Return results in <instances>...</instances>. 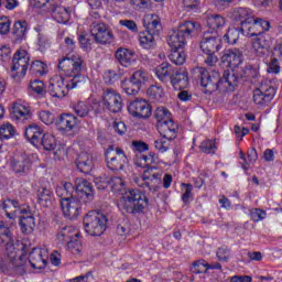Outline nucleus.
<instances>
[{
	"mask_svg": "<svg viewBox=\"0 0 282 282\" xmlns=\"http://www.w3.org/2000/svg\"><path fill=\"white\" fill-rule=\"evenodd\" d=\"M240 78L245 83H257L259 78V68L253 66H247L240 70Z\"/></svg>",
	"mask_w": 282,
	"mask_h": 282,
	"instance_id": "42",
	"label": "nucleus"
},
{
	"mask_svg": "<svg viewBox=\"0 0 282 282\" xmlns=\"http://www.w3.org/2000/svg\"><path fill=\"white\" fill-rule=\"evenodd\" d=\"M29 74L32 76H45L47 74V64L42 61H33L30 65Z\"/></svg>",
	"mask_w": 282,
	"mask_h": 282,
	"instance_id": "47",
	"label": "nucleus"
},
{
	"mask_svg": "<svg viewBox=\"0 0 282 282\" xmlns=\"http://www.w3.org/2000/svg\"><path fill=\"white\" fill-rule=\"evenodd\" d=\"M30 89L37 94V96H45V84L42 80L35 79L30 83Z\"/></svg>",
	"mask_w": 282,
	"mask_h": 282,
	"instance_id": "57",
	"label": "nucleus"
},
{
	"mask_svg": "<svg viewBox=\"0 0 282 282\" xmlns=\"http://www.w3.org/2000/svg\"><path fill=\"white\" fill-rule=\"evenodd\" d=\"M131 78L134 80V83L142 88L143 85H147L149 83V73L147 70H135Z\"/></svg>",
	"mask_w": 282,
	"mask_h": 282,
	"instance_id": "51",
	"label": "nucleus"
},
{
	"mask_svg": "<svg viewBox=\"0 0 282 282\" xmlns=\"http://www.w3.org/2000/svg\"><path fill=\"white\" fill-rule=\"evenodd\" d=\"M11 169L14 173H24V175H28L32 169V160L28 154L15 155L11 160Z\"/></svg>",
	"mask_w": 282,
	"mask_h": 282,
	"instance_id": "23",
	"label": "nucleus"
},
{
	"mask_svg": "<svg viewBox=\"0 0 282 282\" xmlns=\"http://www.w3.org/2000/svg\"><path fill=\"white\" fill-rule=\"evenodd\" d=\"M39 117L44 124H54L55 117H54V113L50 112V110L40 111Z\"/></svg>",
	"mask_w": 282,
	"mask_h": 282,
	"instance_id": "64",
	"label": "nucleus"
},
{
	"mask_svg": "<svg viewBox=\"0 0 282 282\" xmlns=\"http://www.w3.org/2000/svg\"><path fill=\"white\" fill-rule=\"evenodd\" d=\"M58 69L66 76L55 75L50 79L47 93L52 98H65L69 94V89H77L87 84V76L83 74L85 69V61L80 55L64 57L58 62Z\"/></svg>",
	"mask_w": 282,
	"mask_h": 282,
	"instance_id": "1",
	"label": "nucleus"
},
{
	"mask_svg": "<svg viewBox=\"0 0 282 282\" xmlns=\"http://www.w3.org/2000/svg\"><path fill=\"white\" fill-rule=\"evenodd\" d=\"M268 30H270V21L253 18V22L249 25L245 36H261V34H263V32H268Z\"/></svg>",
	"mask_w": 282,
	"mask_h": 282,
	"instance_id": "28",
	"label": "nucleus"
},
{
	"mask_svg": "<svg viewBox=\"0 0 282 282\" xmlns=\"http://www.w3.org/2000/svg\"><path fill=\"white\" fill-rule=\"evenodd\" d=\"M29 263L34 270H44L47 265V258L43 257V250L33 248L29 254Z\"/></svg>",
	"mask_w": 282,
	"mask_h": 282,
	"instance_id": "33",
	"label": "nucleus"
},
{
	"mask_svg": "<svg viewBox=\"0 0 282 282\" xmlns=\"http://www.w3.org/2000/svg\"><path fill=\"white\" fill-rule=\"evenodd\" d=\"M77 169L80 173L89 175L94 171V155L89 152H80L75 161Z\"/></svg>",
	"mask_w": 282,
	"mask_h": 282,
	"instance_id": "26",
	"label": "nucleus"
},
{
	"mask_svg": "<svg viewBox=\"0 0 282 282\" xmlns=\"http://www.w3.org/2000/svg\"><path fill=\"white\" fill-rule=\"evenodd\" d=\"M109 186L116 192L122 191L124 188V181L121 177L115 176L109 178Z\"/></svg>",
	"mask_w": 282,
	"mask_h": 282,
	"instance_id": "59",
	"label": "nucleus"
},
{
	"mask_svg": "<svg viewBox=\"0 0 282 282\" xmlns=\"http://www.w3.org/2000/svg\"><path fill=\"white\" fill-rule=\"evenodd\" d=\"M115 58L122 67H131L135 63V53L129 48L119 47L115 52Z\"/></svg>",
	"mask_w": 282,
	"mask_h": 282,
	"instance_id": "30",
	"label": "nucleus"
},
{
	"mask_svg": "<svg viewBox=\"0 0 282 282\" xmlns=\"http://www.w3.org/2000/svg\"><path fill=\"white\" fill-rule=\"evenodd\" d=\"M158 156H155L154 152H150L148 155L140 154L137 156L135 164L140 166V169H151V164H155Z\"/></svg>",
	"mask_w": 282,
	"mask_h": 282,
	"instance_id": "44",
	"label": "nucleus"
},
{
	"mask_svg": "<svg viewBox=\"0 0 282 282\" xmlns=\"http://www.w3.org/2000/svg\"><path fill=\"white\" fill-rule=\"evenodd\" d=\"M37 202L46 208L52 206V202H54V192L50 188V183H44L39 187Z\"/></svg>",
	"mask_w": 282,
	"mask_h": 282,
	"instance_id": "31",
	"label": "nucleus"
},
{
	"mask_svg": "<svg viewBox=\"0 0 282 282\" xmlns=\"http://www.w3.org/2000/svg\"><path fill=\"white\" fill-rule=\"evenodd\" d=\"M196 78L200 82V87L204 88V94H213L215 91H232L239 80H241V73L232 69L225 70L223 77L218 72L208 73L204 67L196 68Z\"/></svg>",
	"mask_w": 282,
	"mask_h": 282,
	"instance_id": "3",
	"label": "nucleus"
},
{
	"mask_svg": "<svg viewBox=\"0 0 282 282\" xmlns=\"http://www.w3.org/2000/svg\"><path fill=\"white\" fill-rule=\"evenodd\" d=\"M202 32V24L195 21H184L178 24L177 30L169 33L167 45L172 47L169 58L174 65H184L186 53L184 46Z\"/></svg>",
	"mask_w": 282,
	"mask_h": 282,
	"instance_id": "2",
	"label": "nucleus"
},
{
	"mask_svg": "<svg viewBox=\"0 0 282 282\" xmlns=\"http://www.w3.org/2000/svg\"><path fill=\"white\" fill-rule=\"evenodd\" d=\"M147 94L152 102H164V88L162 86L152 85L148 88Z\"/></svg>",
	"mask_w": 282,
	"mask_h": 282,
	"instance_id": "39",
	"label": "nucleus"
},
{
	"mask_svg": "<svg viewBox=\"0 0 282 282\" xmlns=\"http://www.w3.org/2000/svg\"><path fill=\"white\" fill-rule=\"evenodd\" d=\"M282 68V43L275 48L274 57L271 58L268 67L269 74H279Z\"/></svg>",
	"mask_w": 282,
	"mask_h": 282,
	"instance_id": "37",
	"label": "nucleus"
},
{
	"mask_svg": "<svg viewBox=\"0 0 282 282\" xmlns=\"http://www.w3.org/2000/svg\"><path fill=\"white\" fill-rule=\"evenodd\" d=\"M17 135V130L13 124L4 123L0 127V140H10Z\"/></svg>",
	"mask_w": 282,
	"mask_h": 282,
	"instance_id": "50",
	"label": "nucleus"
},
{
	"mask_svg": "<svg viewBox=\"0 0 282 282\" xmlns=\"http://www.w3.org/2000/svg\"><path fill=\"white\" fill-rule=\"evenodd\" d=\"M73 109H74L76 116H78L79 118H87V116H89V111H91V109L95 111V113H100L102 111L99 102L89 105L85 101H78L73 107Z\"/></svg>",
	"mask_w": 282,
	"mask_h": 282,
	"instance_id": "32",
	"label": "nucleus"
},
{
	"mask_svg": "<svg viewBox=\"0 0 282 282\" xmlns=\"http://www.w3.org/2000/svg\"><path fill=\"white\" fill-rule=\"evenodd\" d=\"M158 131L161 138L165 140H175L177 138V133L180 132V127L173 119H170L165 122L156 123Z\"/></svg>",
	"mask_w": 282,
	"mask_h": 282,
	"instance_id": "21",
	"label": "nucleus"
},
{
	"mask_svg": "<svg viewBox=\"0 0 282 282\" xmlns=\"http://www.w3.org/2000/svg\"><path fill=\"white\" fill-rule=\"evenodd\" d=\"M121 89H123L128 96H138L142 88L130 77L121 82Z\"/></svg>",
	"mask_w": 282,
	"mask_h": 282,
	"instance_id": "45",
	"label": "nucleus"
},
{
	"mask_svg": "<svg viewBox=\"0 0 282 282\" xmlns=\"http://www.w3.org/2000/svg\"><path fill=\"white\" fill-rule=\"evenodd\" d=\"M62 213L67 219H77L83 208V203L76 196L67 199H59Z\"/></svg>",
	"mask_w": 282,
	"mask_h": 282,
	"instance_id": "14",
	"label": "nucleus"
},
{
	"mask_svg": "<svg viewBox=\"0 0 282 282\" xmlns=\"http://www.w3.org/2000/svg\"><path fill=\"white\" fill-rule=\"evenodd\" d=\"M191 271L194 274H204V272H208V262L204 259L197 260L193 263Z\"/></svg>",
	"mask_w": 282,
	"mask_h": 282,
	"instance_id": "54",
	"label": "nucleus"
},
{
	"mask_svg": "<svg viewBox=\"0 0 282 282\" xmlns=\"http://www.w3.org/2000/svg\"><path fill=\"white\" fill-rule=\"evenodd\" d=\"M12 34L17 43H21V41L25 40V34H28V22L26 21L15 22L13 24Z\"/></svg>",
	"mask_w": 282,
	"mask_h": 282,
	"instance_id": "43",
	"label": "nucleus"
},
{
	"mask_svg": "<svg viewBox=\"0 0 282 282\" xmlns=\"http://www.w3.org/2000/svg\"><path fill=\"white\" fill-rule=\"evenodd\" d=\"M0 248H4L7 257L14 259L17 257V247H14V234L8 227L6 221L0 220Z\"/></svg>",
	"mask_w": 282,
	"mask_h": 282,
	"instance_id": "10",
	"label": "nucleus"
},
{
	"mask_svg": "<svg viewBox=\"0 0 282 282\" xmlns=\"http://www.w3.org/2000/svg\"><path fill=\"white\" fill-rule=\"evenodd\" d=\"M50 12L52 14V18L57 23L66 24L69 22V19L72 18V8H67L61 4L53 3L51 4Z\"/></svg>",
	"mask_w": 282,
	"mask_h": 282,
	"instance_id": "22",
	"label": "nucleus"
},
{
	"mask_svg": "<svg viewBox=\"0 0 282 282\" xmlns=\"http://www.w3.org/2000/svg\"><path fill=\"white\" fill-rule=\"evenodd\" d=\"M199 45L204 54H215L221 50V39L204 33Z\"/></svg>",
	"mask_w": 282,
	"mask_h": 282,
	"instance_id": "19",
	"label": "nucleus"
},
{
	"mask_svg": "<svg viewBox=\"0 0 282 282\" xmlns=\"http://www.w3.org/2000/svg\"><path fill=\"white\" fill-rule=\"evenodd\" d=\"M276 96V88L270 84H261L253 90V102L258 107H268Z\"/></svg>",
	"mask_w": 282,
	"mask_h": 282,
	"instance_id": "12",
	"label": "nucleus"
},
{
	"mask_svg": "<svg viewBox=\"0 0 282 282\" xmlns=\"http://www.w3.org/2000/svg\"><path fill=\"white\" fill-rule=\"evenodd\" d=\"M104 105L108 111L119 113L122 111V97L113 89H106L104 91Z\"/></svg>",
	"mask_w": 282,
	"mask_h": 282,
	"instance_id": "18",
	"label": "nucleus"
},
{
	"mask_svg": "<svg viewBox=\"0 0 282 282\" xmlns=\"http://www.w3.org/2000/svg\"><path fill=\"white\" fill-rule=\"evenodd\" d=\"M43 135H45V133L42 128L35 123L29 124L24 131V137L33 144V147H39L41 144Z\"/></svg>",
	"mask_w": 282,
	"mask_h": 282,
	"instance_id": "29",
	"label": "nucleus"
},
{
	"mask_svg": "<svg viewBox=\"0 0 282 282\" xmlns=\"http://www.w3.org/2000/svg\"><path fill=\"white\" fill-rule=\"evenodd\" d=\"M144 31L139 33V43L144 50L155 47V36L162 32V23L155 14H145L142 19Z\"/></svg>",
	"mask_w": 282,
	"mask_h": 282,
	"instance_id": "5",
	"label": "nucleus"
},
{
	"mask_svg": "<svg viewBox=\"0 0 282 282\" xmlns=\"http://www.w3.org/2000/svg\"><path fill=\"white\" fill-rule=\"evenodd\" d=\"M243 58V53L239 48H229L221 56L223 63L227 64V67L231 69H237L241 65Z\"/></svg>",
	"mask_w": 282,
	"mask_h": 282,
	"instance_id": "25",
	"label": "nucleus"
},
{
	"mask_svg": "<svg viewBox=\"0 0 282 282\" xmlns=\"http://www.w3.org/2000/svg\"><path fill=\"white\" fill-rule=\"evenodd\" d=\"M175 69L176 68L173 67V65L163 62L162 64L156 66L155 74L161 83H169V80H171V78L173 77Z\"/></svg>",
	"mask_w": 282,
	"mask_h": 282,
	"instance_id": "36",
	"label": "nucleus"
},
{
	"mask_svg": "<svg viewBox=\"0 0 282 282\" xmlns=\"http://www.w3.org/2000/svg\"><path fill=\"white\" fill-rule=\"evenodd\" d=\"M78 41L82 50L85 52H91V45L96 43V40L94 39V35L87 32H83L78 35Z\"/></svg>",
	"mask_w": 282,
	"mask_h": 282,
	"instance_id": "46",
	"label": "nucleus"
},
{
	"mask_svg": "<svg viewBox=\"0 0 282 282\" xmlns=\"http://www.w3.org/2000/svg\"><path fill=\"white\" fill-rule=\"evenodd\" d=\"M11 116L15 120H22V122L25 120H30V107L13 102V106L11 108Z\"/></svg>",
	"mask_w": 282,
	"mask_h": 282,
	"instance_id": "38",
	"label": "nucleus"
},
{
	"mask_svg": "<svg viewBox=\"0 0 282 282\" xmlns=\"http://www.w3.org/2000/svg\"><path fill=\"white\" fill-rule=\"evenodd\" d=\"M75 195L79 202L89 204L94 199V185L87 180L77 178Z\"/></svg>",
	"mask_w": 282,
	"mask_h": 282,
	"instance_id": "16",
	"label": "nucleus"
},
{
	"mask_svg": "<svg viewBox=\"0 0 282 282\" xmlns=\"http://www.w3.org/2000/svg\"><path fill=\"white\" fill-rule=\"evenodd\" d=\"M78 118L72 113H62L55 122L56 128L63 133H69L78 127Z\"/></svg>",
	"mask_w": 282,
	"mask_h": 282,
	"instance_id": "20",
	"label": "nucleus"
},
{
	"mask_svg": "<svg viewBox=\"0 0 282 282\" xmlns=\"http://www.w3.org/2000/svg\"><path fill=\"white\" fill-rule=\"evenodd\" d=\"M28 67H30V54L28 51H17L13 55L10 77L19 83L21 78H25L28 74Z\"/></svg>",
	"mask_w": 282,
	"mask_h": 282,
	"instance_id": "8",
	"label": "nucleus"
},
{
	"mask_svg": "<svg viewBox=\"0 0 282 282\" xmlns=\"http://www.w3.org/2000/svg\"><path fill=\"white\" fill-rule=\"evenodd\" d=\"M20 230L23 235H32L34 232V228H36V223L34 220V216L28 214V209H20Z\"/></svg>",
	"mask_w": 282,
	"mask_h": 282,
	"instance_id": "24",
	"label": "nucleus"
},
{
	"mask_svg": "<svg viewBox=\"0 0 282 282\" xmlns=\"http://www.w3.org/2000/svg\"><path fill=\"white\" fill-rule=\"evenodd\" d=\"M226 25V18L221 14H210L207 17V26L217 32Z\"/></svg>",
	"mask_w": 282,
	"mask_h": 282,
	"instance_id": "40",
	"label": "nucleus"
},
{
	"mask_svg": "<svg viewBox=\"0 0 282 282\" xmlns=\"http://www.w3.org/2000/svg\"><path fill=\"white\" fill-rule=\"evenodd\" d=\"M171 141L172 140H167L164 137L155 140L154 141L155 150L159 151L160 153H166V151H169V149L171 147Z\"/></svg>",
	"mask_w": 282,
	"mask_h": 282,
	"instance_id": "55",
	"label": "nucleus"
},
{
	"mask_svg": "<svg viewBox=\"0 0 282 282\" xmlns=\"http://www.w3.org/2000/svg\"><path fill=\"white\" fill-rule=\"evenodd\" d=\"M267 215L268 214L263 209H259V208L250 209V219H251V221H254V224H257L259 221H263V219H265Z\"/></svg>",
	"mask_w": 282,
	"mask_h": 282,
	"instance_id": "58",
	"label": "nucleus"
},
{
	"mask_svg": "<svg viewBox=\"0 0 282 282\" xmlns=\"http://www.w3.org/2000/svg\"><path fill=\"white\" fill-rule=\"evenodd\" d=\"M117 206L124 215H138L149 206V198L140 189H129L121 198H119Z\"/></svg>",
	"mask_w": 282,
	"mask_h": 282,
	"instance_id": "4",
	"label": "nucleus"
},
{
	"mask_svg": "<svg viewBox=\"0 0 282 282\" xmlns=\"http://www.w3.org/2000/svg\"><path fill=\"white\" fill-rule=\"evenodd\" d=\"M128 111L133 118H142L144 120L151 118L152 108L149 101L144 99H135L128 106Z\"/></svg>",
	"mask_w": 282,
	"mask_h": 282,
	"instance_id": "17",
	"label": "nucleus"
},
{
	"mask_svg": "<svg viewBox=\"0 0 282 282\" xmlns=\"http://www.w3.org/2000/svg\"><path fill=\"white\" fill-rule=\"evenodd\" d=\"M170 83L174 89H186L188 87V72L186 69L176 68L170 79Z\"/></svg>",
	"mask_w": 282,
	"mask_h": 282,
	"instance_id": "27",
	"label": "nucleus"
},
{
	"mask_svg": "<svg viewBox=\"0 0 282 282\" xmlns=\"http://www.w3.org/2000/svg\"><path fill=\"white\" fill-rule=\"evenodd\" d=\"M216 257L220 263H228L230 261V248L227 246L219 247L216 251Z\"/></svg>",
	"mask_w": 282,
	"mask_h": 282,
	"instance_id": "53",
	"label": "nucleus"
},
{
	"mask_svg": "<svg viewBox=\"0 0 282 282\" xmlns=\"http://www.w3.org/2000/svg\"><path fill=\"white\" fill-rule=\"evenodd\" d=\"M67 248L69 252H72V254H75L76 257H78V254L83 252V245L80 243V240H78V238H74L73 240L67 242Z\"/></svg>",
	"mask_w": 282,
	"mask_h": 282,
	"instance_id": "56",
	"label": "nucleus"
},
{
	"mask_svg": "<svg viewBox=\"0 0 282 282\" xmlns=\"http://www.w3.org/2000/svg\"><path fill=\"white\" fill-rule=\"evenodd\" d=\"M0 208L4 210L8 219H17V210H21L23 207H21V203H19V200L7 198L1 202Z\"/></svg>",
	"mask_w": 282,
	"mask_h": 282,
	"instance_id": "34",
	"label": "nucleus"
},
{
	"mask_svg": "<svg viewBox=\"0 0 282 282\" xmlns=\"http://www.w3.org/2000/svg\"><path fill=\"white\" fill-rule=\"evenodd\" d=\"M199 149L202 153H215V149H217V147L215 145V141L205 140L200 143Z\"/></svg>",
	"mask_w": 282,
	"mask_h": 282,
	"instance_id": "61",
	"label": "nucleus"
},
{
	"mask_svg": "<svg viewBox=\"0 0 282 282\" xmlns=\"http://www.w3.org/2000/svg\"><path fill=\"white\" fill-rule=\"evenodd\" d=\"M230 19L240 23V30L243 36H246V32H248V28H250L251 23H254V15H252L248 8H234L230 12Z\"/></svg>",
	"mask_w": 282,
	"mask_h": 282,
	"instance_id": "13",
	"label": "nucleus"
},
{
	"mask_svg": "<svg viewBox=\"0 0 282 282\" xmlns=\"http://www.w3.org/2000/svg\"><path fill=\"white\" fill-rule=\"evenodd\" d=\"M115 156H109V151L106 152V164L110 171H123L124 166L129 164V159L124 153V150L120 148L115 149Z\"/></svg>",
	"mask_w": 282,
	"mask_h": 282,
	"instance_id": "15",
	"label": "nucleus"
},
{
	"mask_svg": "<svg viewBox=\"0 0 282 282\" xmlns=\"http://www.w3.org/2000/svg\"><path fill=\"white\" fill-rule=\"evenodd\" d=\"M10 261L0 257V272L7 274H18V276H23L25 274V257L20 256L17 258H9Z\"/></svg>",
	"mask_w": 282,
	"mask_h": 282,
	"instance_id": "11",
	"label": "nucleus"
},
{
	"mask_svg": "<svg viewBox=\"0 0 282 282\" xmlns=\"http://www.w3.org/2000/svg\"><path fill=\"white\" fill-rule=\"evenodd\" d=\"M107 216L98 212H90L84 218V228L91 237H100L107 230Z\"/></svg>",
	"mask_w": 282,
	"mask_h": 282,
	"instance_id": "6",
	"label": "nucleus"
},
{
	"mask_svg": "<svg viewBox=\"0 0 282 282\" xmlns=\"http://www.w3.org/2000/svg\"><path fill=\"white\" fill-rule=\"evenodd\" d=\"M55 193L59 199H72L76 197V188L69 182H61L55 188Z\"/></svg>",
	"mask_w": 282,
	"mask_h": 282,
	"instance_id": "35",
	"label": "nucleus"
},
{
	"mask_svg": "<svg viewBox=\"0 0 282 282\" xmlns=\"http://www.w3.org/2000/svg\"><path fill=\"white\" fill-rule=\"evenodd\" d=\"M78 232L74 234V227L64 226L57 234V239L62 243H69L74 239H78Z\"/></svg>",
	"mask_w": 282,
	"mask_h": 282,
	"instance_id": "41",
	"label": "nucleus"
},
{
	"mask_svg": "<svg viewBox=\"0 0 282 282\" xmlns=\"http://www.w3.org/2000/svg\"><path fill=\"white\" fill-rule=\"evenodd\" d=\"M256 36L258 37H256V40L253 41L252 47L254 50H265V47H268V41L265 40V36H263V33Z\"/></svg>",
	"mask_w": 282,
	"mask_h": 282,
	"instance_id": "62",
	"label": "nucleus"
},
{
	"mask_svg": "<svg viewBox=\"0 0 282 282\" xmlns=\"http://www.w3.org/2000/svg\"><path fill=\"white\" fill-rule=\"evenodd\" d=\"M182 188H183L182 202L184 204H188V202H191V197L193 195V185L183 183Z\"/></svg>",
	"mask_w": 282,
	"mask_h": 282,
	"instance_id": "60",
	"label": "nucleus"
},
{
	"mask_svg": "<svg viewBox=\"0 0 282 282\" xmlns=\"http://www.w3.org/2000/svg\"><path fill=\"white\" fill-rule=\"evenodd\" d=\"M199 3H202V0H183L184 8L187 12H197L199 10Z\"/></svg>",
	"mask_w": 282,
	"mask_h": 282,
	"instance_id": "63",
	"label": "nucleus"
},
{
	"mask_svg": "<svg viewBox=\"0 0 282 282\" xmlns=\"http://www.w3.org/2000/svg\"><path fill=\"white\" fill-rule=\"evenodd\" d=\"M158 167L151 166L139 177L134 178L137 186L140 188H149L151 193H158L160 184H162V173L155 172Z\"/></svg>",
	"mask_w": 282,
	"mask_h": 282,
	"instance_id": "7",
	"label": "nucleus"
},
{
	"mask_svg": "<svg viewBox=\"0 0 282 282\" xmlns=\"http://www.w3.org/2000/svg\"><path fill=\"white\" fill-rule=\"evenodd\" d=\"M241 33V28H230L227 33L223 36L225 43L229 45H235L239 41V34Z\"/></svg>",
	"mask_w": 282,
	"mask_h": 282,
	"instance_id": "48",
	"label": "nucleus"
},
{
	"mask_svg": "<svg viewBox=\"0 0 282 282\" xmlns=\"http://www.w3.org/2000/svg\"><path fill=\"white\" fill-rule=\"evenodd\" d=\"M40 144L45 149V151H54L56 149V138L53 134L44 133Z\"/></svg>",
	"mask_w": 282,
	"mask_h": 282,
	"instance_id": "49",
	"label": "nucleus"
},
{
	"mask_svg": "<svg viewBox=\"0 0 282 282\" xmlns=\"http://www.w3.org/2000/svg\"><path fill=\"white\" fill-rule=\"evenodd\" d=\"M154 118L156 120V124H160V122H169L171 119V112L163 107L156 108L154 111Z\"/></svg>",
	"mask_w": 282,
	"mask_h": 282,
	"instance_id": "52",
	"label": "nucleus"
},
{
	"mask_svg": "<svg viewBox=\"0 0 282 282\" xmlns=\"http://www.w3.org/2000/svg\"><path fill=\"white\" fill-rule=\"evenodd\" d=\"M90 34L94 36L95 43L99 45H111L113 43V32L100 21L90 24Z\"/></svg>",
	"mask_w": 282,
	"mask_h": 282,
	"instance_id": "9",
	"label": "nucleus"
}]
</instances>
